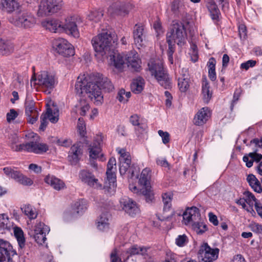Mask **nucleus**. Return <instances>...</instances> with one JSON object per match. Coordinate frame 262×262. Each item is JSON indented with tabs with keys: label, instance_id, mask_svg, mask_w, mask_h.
<instances>
[{
	"label": "nucleus",
	"instance_id": "22",
	"mask_svg": "<svg viewBox=\"0 0 262 262\" xmlns=\"http://www.w3.org/2000/svg\"><path fill=\"white\" fill-rule=\"evenodd\" d=\"M59 112L57 108L52 110L49 108L47 110V113L44 115H42L40 118V125L39 129L43 131L46 128L48 124L47 119H48L52 123H56L59 118Z\"/></svg>",
	"mask_w": 262,
	"mask_h": 262
},
{
	"label": "nucleus",
	"instance_id": "3",
	"mask_svg": "<svg viewBox=\"0 0 262 262\" xmlns=\"http://www.w3.org/2000/svg\"><path fill=\"white\" fill-rule=\"evenodd\" d=\"M113 37L110 30H103L97 36L93 38L92 43L96 53V56H100L102 58L107 57L113 50Z\"/></svg>",
	"mask_w": 262,
	"mask_h": 262
},
{
	"label": "nucleus",
	"instance_id": "58",
	"mask_svg": "<svg viewBox=\"0 0 262 262\" xmlns=\"http://www.w3.org/2000/svg\"><path fill=\"white\" fill-rule=\"evenodd\" d=\"M159 135L162 138L164 144L168 143L170 141V135L167 132H163L162 130L158 131Z\"/></svg>",
	"mask_w": 262,
	"mask_h": 262
},
{
	"label": "nucleus",
	"instance_id": "43",
	"mask_svg": "<svg viewBox=\"0 0 262 262\" xmlns=\"http://www.w3.org/2000/svg\"><path fill=\"white\" fill-rule=\"evenodd\" d=\"M184 6L180 0H174L171 5V10L175 15L184 12Z\"/></svg>",
	"mask_w": 262,
	"mask_h": 262
},
{
	"label": "nucleus",
	"instance_id": "5",
	"mask_svg": "<svg viewBox=\"0 0 262 262\" xmlns=\"http://www.w3.org/2000/svg\"><path fill=\"white\" fill-rule=\"evenodd\" d=\"M38 85L47 94L51 93L56 83V80L53 74L46 71H42L34 74L31 79V83Z\"/></svg>",
	"mask_w": 262,
	"mask_h": 262
},
{
	"label": "nucleus",
	"instance_id": "6",
	"mask_svg": "<svg viewBox=\"0 0 262 262\" xmlns=\"http://www.w3.org/2000/svg\"><path fill=\"white\" fill-rule=\"evenodd\" d=\"M120 155L119 171L121 175L129 173L130 177L138 176V168L132 164V159L130 153L124 148H118L116 149Z\"/></svg>",
	"mask_w": 262,
	"mask_h": 262
},
{
	"label": "nucleus",
	"instance_id": "28",
	"mask_svg": "<svg viewBox=\"0 0 262 262\" xmlns=\"http://www.w3.org/2000/svg\"><path fill=\"white\" fill-rule=\"evenodd\" d=\"M42 26L50 31L56 33L62 31L61 22L55 19H47L42 22Z\"/></svg>",
	"mask_w": 262,
	"mask_h": 262
},
{
	"label": "nucleus",
	"instance_id": "14",
	"mask_svg": "<svg viewBox=\"0 0 262 262\" xmlns=\"http://www.w3.org/2000/svg\"><path fill=\"white\" fill-rule=\"evenodd\" d=\"M53 46L55 50L63 56H71L74 54L72 45L64 38H58L54 39Z\"/></svg>",
	"mask_w": 262,
	"mask_h": 262
},
{
	"label": "nucleus",
	"instance_id": "42",
	"mask_svg": "<svg viewBox=\"0 0 262 262\" xmlns=\"http://www.w3.org/2000/svg\"><path fill=\"white\" fill-rule=\"evenodd\" d=\"M86 202L85 200H80L76 202L73 207L74 213L81 214L86 209Z\"/></svg>",
	"mask_w": 262,
	"mask_h": 262
},
{
	"label": "nucleus",
	"instance_id": "62",
	"mask_svg": "<svg viewBox=\"0 0 262 262\" xmlns=\"http://www.w3.org/2000/svg\"><path fill=\"white\" fill-rule=\"evenodd\" d=\"M17 116V113L14 109H11L10 112L7 114V121L10 123L12 121H13Z\"/></svg>",
	"mask_w": 262,
	"mask_h": 262
},
{
	"label": "nucleus",
	"instance_id": "13",
	"mask_svg": "<svg viewBox=\"0 0 262 262\" xmlns=\"http://www.w3.org/2000/svg\"><path fill=\"white\" fill-rule=\"evenodd\" d=\"M62 6V0H46L42 2L39 6L37 14L42 16L50 13H55L60 10Z\"/></svg>",
	"mask_w": 262,
	"mask_h": 262
},
{
	"label": "nucleus",
	"instance_id": "41",
	"mask_svg": "<svg viewBox=\"0 0 262 262\" xmlns=\"http://www.w3.org/2000/svg\"><path fill=\"white\" fill-rule=\"evenodd\" d=\"M173 197L172 192H168L163 194L162 200L164 204L163 211L167 212L171 207V201Z\"/></svg>",
	"mask_w": 262,
	"mask_h": 262
},
{
	"label": "nucleus",
	"instance_id": "4",
	"mask_svg": "<svg viewBox=\"0 0 262 262\" xmlns=\"http://www.w3.org/2000/svg\"><path fill=\"white\" fill-rule=\"evenodd\" d=\"M148 67L151 75L161 86L165 89H169L171 86V80L162 60L151 59L148 63Z\"/></svg>",
	"mask_w": 262,
	"mask_h": 262
},
{
	"label": "nucleus",
	"instance_id": "1",
	"mask_svg": "<svg viewBox=\"0 0 262 262\" xmlns=\"http://www.w3.org/2000/svg\"><path fill=\"white\" fill-rule=\"evenodd\" d=\"M101 88L107 91H112L114 87L111 81L99 74L96 75L80 74L77 79L75 89L79 96H87L96 105L103 102Z\"/></svg>",
	"mask_w": 262,
	"mask_h": 262
},
{
	"label": "nucleus",
	"instance_id": "15",
	"mask_svg": "<svg viewBox=\"0 0 262 262\" xmlns=\"http://www.w3.org/2000/svg\"><path fill=\"white\" fill-rule=\"evenodd\" d=\"M16 255V251L10 243L0 238V262H8Z\"/></svg>",
	"mask_w": 262,
	"mask_h": 262
},
{
	"label": "nucleus",
	"instance_id": "44",
	"mask_svg": "<svg viewBox=\"0 0 262 262\" xmlns=\"http://www.w3.org/2000/svg\"><path fill=\"white\" fill-rule=\"evenodd\" d=\"M178 86L181 92H186L189 88V78L188 75H183L178 78Z\"/></svg>",
	"mask_w": 262,
	"mask_h": 262
},
{
	"label": "nucleus",
	"instance_id": "27",
	"mask_svg": "<svg viewBox=\"0 0 262 262\" xmlns=\"http://www.w3.org/2000/svg\"><path fill=\"white\" fill-rule=\"evenodd\" d=\"M20 4L16 0H1L0 9L11 13L19 8Z\"/></svg>",
	"mask_w": 262,
	"mask_h": 262
},
{
	"label": "nucleus",
	"instance_id": "36",
	"mask_svg": "<svg viewBox=\"0 0 262 262\" xmlns=\"http://www.w3.org/2000/svg\"><path fill=\"white\" fill-rule=\"evenodd\" d=\"M144 86V79L141 77H139L133 81L130 85V88L133 92L135 94H139L142 92Z\"/></svg>",
	"mask_w": 262,
	"mask_h": 262
},
{
	"label": "nucleus",
	"instance_id": "52",
	"mask_svg": "<svg viewBox=\"0 0 262 262\" xmlns=\"http://www.w3.org/2000/svg\"><path fill=\"white\" fill-rule=\"evenodd\" d=\"M245 196V200L247 201V203H248L251 207H252L253 203H256V202H258L253 195L252 193L250 191H245L244 193Z\"/></svg>",
	"mask_w": 262,
	"mask_h": 262
},
{
	"label": "nucleus",
	"instance_id": "51",
	"mask_svg": "<svg viewBox=\"0 0 262 262\" xmlns=\"http://www.w3.org/2000/svg\"><path fill=\"white\" fill-rule=\"evenodd\" d=\"M77 129L80 135L84 137L86 134V126L83 118H79L77 123Z\"/></svg>",
	"mask_w": 262,
	"mask_h": 262
},
{
	"label": "nucleus",
	"instance_id": "30",
	"mask_svg": "<svg viewBox=\"0 0 262 262\" xmlns=\"http://www.w3.org/2000/svg\"><path fill=\"white\" fill-rule=\"evenodd\" d=\"M147 252V249L144 247L134 245L122 253V257L128 258L129 256L134 255H144Z\"/></svg>",
	"mask_w": 262,
	"mask_h": 262
},
{
	"label": "nucleus",
	"instance_id": "46",
	"mask_svg": "<svg viewBox=\"0 0 262 262\" xmlns=\"http://www.w3.org/2000/svg\"><path fill=\"white\" fill-rule=\"evenodd\" d=\"M103 15V12L101 10H92L88 15V18L94 22L100 21Z\"/></svg>",
	"mask_w": 262,
	"mask_h": 262
},
{
	"label": "nucleus",
	"instance_id": "48",
	"mask_svg": "<svg viewBox=\"0 0 262 262\" xmlns=\"http://www.w3.org/2000/svg\"><path fill=\"white\" fill-rule=\"evenodd\" d=\"M107 181L106 185L108 183L110 188H114L116 186V177L115 171H106Z\"/></svg>",
	"mask_w": 262,
	"mask_h": 262
},
{
	"label": "nucleus",
	"instance_id": "35",
	"mask_svg": "<svg viewBox=\"0 0 262 262\" xmlns=\"http://www.w3.org/2000/svg\"><path fill=\"white\" fill-rule=\"evenodd\" d=\"M14 46L9 41L0 39V54L6 55L13 51Z\"/></svg>",
	"mask_w": 262,
	"mask_h": 262
},
{
	"label": "nucleus",
	"instance_id": "47",
	"mask_svg": "<svg viewBox=\"0 0 262 262\" xmlns=\"http://www.w3.org/2000/svg\"><path fill=\"white\" fill-rule=\"evenodd\" d=\"M14 234L19 246L23 247L25 245V243L23 230L19 227H15L14 228Z\"/></svg>",
	"mask_w": 262,
	"mask_h": 262
},
{
	"label": "nucleus",
	"instance_id": "59",
	"mask_svg": "<svg viewBox=\"0 0 262 262\" xmlns=\"http://www.w3.org/2000/svg\"><path fill=\"white\" fill-rule=\"evenodd\" d=\"M256 61L253 60H249L247 61L242 63L241 64V69L248 70L250 68L254 67L256 64Z\"/></svg>",
	"mask_w": 262,
	"mask_h": 262
},
{
	"label": "nucleus",
	"instance_id": "64",
	"mask_svg": "<svg viewBox=\"0 0 262 262\" xmlns=\"http://www.w3.org/2000/svg\"><path fill=\"white\" fill-rule=\"evenodd\" d=\"M251 144H253L255 147L254 149H257L258 150V148H262V138L260 139L255 138L252 140L250 141Z\"/></svg>",
	"mask_w": 262,
	"mask_h": 262
},
{
	"label": "nucleus",
	"instance_id": "40",
	"mask_svg": "<svg viewBox=\"0 0 262 262\" xmlns=\"http://www.w3.org/2000/svg\"><path fill=\"white\" fill-rule=\"evenodd\" d=\"M207 8L210 12L211 18L213 20H217L220 14V10L217 5L213 1H211L207 4Z\"/></svg>",
	"mask_w": 262,
	"mask_h": 262
},
{
	"label": "nucleus",
	"instance_id": "33",
	"mask_svg": "<svg viewBox=\"0 0 262 262\" xmlns=\"http://www.w3.org/2000/svg\"><path fill=\"white\" fill-rule=\"evenodd\" d=\"M49 233L50 231V228L46 225L44 223L39 222L34 226V229L30 230L28 234L30 236H34V235H38L41 233V232Z\"/></svg>",
	"mask_w": 262,
	"mask_h": 262
},
{
	"label": "nucleus",
	"instance_id": "34",
	"mask_svg": "<svg viewBox=\"0 0 262 262\" xmlns=\"http://www.w3.org/2000/svg\"><path fill=\"white\" fill-rule=\"evenodd\" d=\"M108 214L103 213L100 215L97 221V228L99 230L106 231L109 228Z\"/></svg>",
	"mask_w": 262,
	"mask_h": 262
},
{
	"label": "nucleus",
	"instance_id": "21",
	"mask_svg": "<svg viewBox=\"0 0 262 262\" xmlns=\"http://www.w3.org/2000/svg\"><path fill=\"white\" fill-rule=\"evenodd\" d=\"M81 181L90 187L96 189H101L102 185L99 183L98 180L95 178L94 174L87 170H81L79 175Z\"/></svg>",
	"mask_w": 262,
	"mask_h": 262
},
{
	"label": "nucleus",
	"instance_id": "61",
	"mask_svg": "<svg viewBox=\"0 0 262 262\" xmlns=\"http://www.w3.org/2000/svg\"><path fill=\"white\" fill-rule=\"evenodd\" d=\"M80 103L81 104L80 105L79 113L81 116H84L86 112L89 110L90 106L89 104L84 101H81Z\"/></svg>",
	"mask_w": 262,
	"mask_h": 262
},
{
	"label": "nucleus",
	"instance_id": "55",
	"mask_svg": "<svg viewBox=\"0 0 262 262\" xmlns=\"http://www.w3.org/2000/svg\"><path fill=\"white\" fill-rule=\"evenodd\" d=\"M48 233H44V231H43L41 233L38 234V235H34L32 237L35 239L37 243L42 245L45 243L46 241V234Z\"/></svg>",
	"mask_w": 262,
	"mask_h": 262
},
{
	"label": "nucleus",
	"instance_id": "45",
	"mask_svg": "<svg viewBox=\"0 0 262 262\" xmlns=\"http://www.w3.org/2000/svg\"><path fill=\"white\" fill-rule=\"evenodd\" d=\"M28 81V77L25 75L17 74L14 81L15 87L17 89H23L25 83Z\"/></svg>",
	"mask_w": 262,
	"mask_h": 262
},
{
	"label": "nucleus",
	"instance_id": "57",
	"mask_svg": "<svg viewBox=\"0 0 262 262\" xmlns=\"http://www.w3.org/2000/svg\"><path fill=\"white\" fill-rule=\"evenodd\" d=\"M116 160L114 157H111L107 163L106 171H116Z\"/></svg>",
	"mask_w": 262,
	"mask_h": 262
},
{
	"label": "nucleus",
	"instance_id": "18",
	"mask_svg": "<svg viewBox=\"0 0 262 262\" xmlns=\"http://www.w3.org/2000/svg\"><path fill=\"white\" fill-rule=\"evenodd\" d=\"M3 171L7 177L15 180L23 185L30 186L33 184V181L30 178L24 176L19 171L15 170L11 167H5L3 168Z\"/></svg>",
	"mask_w": 262,
	"mask_h": 262
},
{
	"label": "nucleus",
	"instance_id": "31",
	"mask_svg": "<svg viewBox=\"0 0 262 262\" xmlns=\"http://www.w3.org/2000/svg\"><path fill=\"white\" fill-rule=\"evenodd\" d=\"M247 181L254 191L257 193H260L262 192L261 186L259 181L254 175L252 174L248 175L247 177Z\"/></svg>",
	"mask_w": 262,
	"mask_h": 262
},
{
	"label": "nucleus",
	"instance_id": "8",
	"mask_svg": "<svg viewBox=\"0 0 262 262\" xmlns=\"http://www.w3.org/2000/svg\"><path fill=\"white\" fill-rule=\"evenodd\" d=\"M48 149V146L46 144L39 143L36 141H30L12 146V150L15 151H27L37 154H43L46 152Z\"/></svg>",
	"mask_w": 262,
	"mask_h": 262
},
{
	"label": "nucleus",
	"instance_id": "53",
	"mask_svg": "<svg viewBox=\"0 0 262 262\" xmlns=\"http://www.w3.org/2000/svg\"><path fill=\"white\" fill-rule=\"evenodd\" d=\"M188 241V238L186 235H179L176 238L175 243L178 246L182 247L186 244Z\"/></svg>",
	"mask_w": 262,
	"mask_h": 262
},
{
	"label": "nucleus",
	"instance_id": "20",
	"mask_svg": "<svg viewBox=\"0 0 262 262\" xmlns=\"http://www.w3.org/2000/svg\"><path fill=\"white\" fill-rule=\"evenodd\" d=\"M102 141L101 135H97L94 142L89 148L90 157L92 159H98L101 161L105 159L103 158V154H101V143Z\"/></svg>",
	"mask_w": 262,
	"mask_h": 262
},
{
	"label": "nucleus",
	"instance_id": "12",
	"mask_svg": "<svg viewBox=\"0 0 262 262\" xmlns=\"http://www.w3.org/2000/svg\"><path fill=\"white\" fill-rule=\"evenodd\" d=\"M170 36L169 39L177 43L179 46H182L184 44L187 34L184 25L182 23L174 24L171 28L170 32L167 34V36Z\"/></svg>",
	"mask_w": 262,
	"mask_h": 262
},
{
	"label": "nucleus",
	"instance_id": "63",
	"mask_svg": "<svg viewBox=\"0 0 262 262\" xmlns=\"http://www.w3.org/2000/svg\"><path fill=\"white\" fill-rule=\"evenodd\" d=\"M72 141L68 139H61L57 141V143L60 146L69 147L72 144Z\"/></svg>",
	"mask_w": 262,
	"mask_h": 262
},
{
	"label": "nucleus",
	"instance_id": "56",
	"mask_svg": "<svg viewBox=\"0 0 262 262\" xmlns=\"http://www.w3.org/2000/svg\"><path fill=\"white\" fill-rule=\"evenodd\" d=\"M236 203L242 206V208L245 210H246L248 212H254L253 208L250 206L248 207L246 205L247 201L244 198H241L239 200L236 201Z\"/></svg>",
	"mask_w": 262,
	"mask_h": 262
},
{
	"label": "nucleus",
	"instance_id": "26",
	"mask_svg": "<svg viewBox=\"0 0 262 262\" xmlns=\"http://www.w3.org/2000/svg\"><path fill=\"white\" fill-rule=\"evenodd\" d=\"M45 182L53 189L59 191L66 188L64 182L54 176L48 175L45 178Z\"/></svg>",
	"mask_w": 262,
	"mask_h": 262
},
{
	"label": "nucleus",
	"instance_id": "10",
	"mask_svg": "<svg viewBox=\"0 0 262 262\" xmlns=\"http://www.w3.org/2000/svg\"><path fill=\"white\" fill-rule=\"evenodd\" d=\"M150 172L149 169L147 168L144 169L141 173L139 180V183L142 187V193L145 196L147 202H151L154 199V194L149 185Z\"/></svg>",
	"mask_w": 262,
	"mask_h": 262
},
{
	"label": "nucleus",
	"instance_id": "50",
	"mask_svg": "<svg viewBox=\"0 0 262 262\" xmlns=\"http://www.w3.org/2000/svg\"><path fill=\"white\" fill-rule=\"evenodd\" d=\"M193 229L198 234H202L207 230L206 225L200 221L196 222L192 226Z\"/></svg>",
	"mask_w": 262,
	"mask_h": 262
},
{
	"label": "nucleus",
	"instance_id": "24",
	"mask_svg": "<svg viewBox=\"0 0 262 262\" xmlns=\"http://www.w3.org/2000/svg\"><path fill=\"white\" fill-rule=\"evenodd\" d=\"M211 111L208 107L201 108L194 117V124L198 126L204 124L211 117Z\"/></svg>",
	"mask_w": 262,
	"mask_h": 262
},
{
	"label": "nucleus",
	"instance_id": "37",
	"mask_svg": "<svg viewBox=\"0 0 262 262\" xmlns=\"http://www.w3.org/2000/svg\"><path fill=\"white\" fill-rule=\"evenodd\" d=\"M21 210L30 220L35 219L37 216L35 208L29 204L23 206L21 207Z\"/></svg>",
	"mask_w": 262,
	"mask_h": 262
},
{
	"label": "nucleus",
	"instance_id": "25",
	"mask_svg": "<svg viewBox=\"0 0 262 262\" xmlns=\"http://www.w3.org/2000/svg\"><path fill=\"white\" fill-rule=\"evenodd\" d=\"M133 36L135 44L138 48H140L143 45L145 38L144 35V28L142 26L136 25L134 28Z\"/></svg>",
	"mask_w": 262,
	"mask_h": 262
},
{
	"label": "nucleus",
	"instance_id": "9",
	"mask_svg": "<svg viewBox=\"0 0 262 262\" xmlns=\"http://www.w3.org/2000/svg\"><path fill=\"white\" fill-rule=\"evenodd\" d=\"M82 23V19L80 16H73L68 17L65 19L63 24H62V31L67 34L75 38L79 36V32L78 26Z\"/></svg>",
	"mask_w": 262,
	"mask_h": 262
},
{
	"label": "nucleus",
	"instance_id": "39",
	"mask_svg": "<svg viewBox=\"0 0 262 262\" xmlns=\"http://www.w3.org/2000/svg\"><path fill=\"white\" fill-rule=\"evenodd\" d=\"M215 64L216 60L213 57L210 58L207 63L208 68V76L209 78L212 81H214L216 78L215 73Z\"/></svg>",
	"mask_w": 262,
	"mask_h": 262
},
{
	"label": "nucleus",
	"instance_id": "54",
	"mask_svg": "<svg viewBox=\"0 0 262 262\" xmlns=\"http://www.w3.org/2000/svg\"><path fill=\"white\" fill-rule=\"evenodd\" d=\"M189 54L191 56V59L193 62H195L198 60V49L197 46L195 44L191 45Z\"/></svg>",
	"mask_w": 262,
	"mask_h": 262
},
{
	"label": "nucleus",
	"instance_id": "29",
	"mask_svg": "<svg viewBox=\"0 0 262 262\" xmlns=\"http://www.w3.org/2000/svg\"><path fill=\"white\" fill-rule=\"evenodd\" d=\"M257 151L258 150L257 149H254L253 152L245 155L243 157V160L246 163L247 167L250 168L252 166L254 161L259 162L262 159V155L257 154Z\"/></svg>",
	"mask_w": 262,
	"mask_h": 262
},
{
	"label": "nucleus",
	"instance_id": "16",
	"mask_svg": "<svg viewBox=\"0 0 262 262\" xmlns=\"http://www.w3.org/2000/svg\"><path fill=\"white\" fill-rule=\"evenodd\" d=\"M120 204L122 210L132 217L138 215L140 212L136 202L128 197L124 196L121 198Z\"/></svg>",
	"mask_w": 262,
	"mask_h": 262
},
{
	"label": "nucleus",
	"instance_id": "2",
	"mask_svg": "<svg viewBox=\"0 0 262 262\" xmlns=\"http://www.w3.org/2000/svg\"><path fill=\"white\" fill-rule=\"evenodd\" d=\"M108 55L110 64L118 70H123L126 66L135 71H138L140 68L141 61L137 54L132 53L123 55L113 50Z\"/></svg>",
	"mask_w": 262,
	"mask_h": 262
},
{
	"label": "nucleus",
	"instance_id": "32",
	"mask_svg": "<svg viewBox=\"0 0 262 262\" xmlns=\"http://www.w3.org/2000/svg\"><path fill=\"white\" fill-rule=\"evenodd\" d=\"M202 93L205 103H208L212 97V93L210 91L209 82L206 78L203 79L202 84Z\"/></svg>",
	"mask_w": 262,
	"mask_h": 262
},
{
	"label": "nucleus",
	"instance_id": "7",
	"mask_svg": "<svg viewBox=\"0 0 262 262\" xmlns=\"http://www.w3.org/2000/svg\"><path fill=\"white\" fill-rule=\"evenodd\" d=\"M9 20L13 25L21 29L31 28L36 23V19L34 15L27 11L16 13L10 18Z\"/></svg>",
	"mask_w": 262,
	"mask_h": 262
},
{
	"label": "nucleus",
	"instance_id": "49",
	"mask_svg": "<svg viewBox=\"0 0 262 262\" xmlns=\"http://www.w3.org/2000/svg\"><path fill=\"white\" fill-rule=\"evenodd\" d=\"M25 112L26 116L32 115L34 113H38L35 108V102L31 100H27L25 102Z\"/></svg>",
	"mask_w": 262,
	"mask_h": 262
},
{
	"label": "nucleus",
	"instance_id": "17",
	"mask_svg": "<svg viewBox=\"0 0 262 262\" xmlns=\"http://www.w3.org/2000/svg\"><path fill=\"white\" fill-rule=\"evenodd\" d=\"M132 8L133 5L130 3L124 4L120 1H116L109 7L108 12L112 15L125 16Z\"/></svg>",
	"mask_w": 262,
	"mask_h": 262
},
{
	"label": "nucleus",
	"instance_id": "11",
	"mask_svg": "<svg viewBox=\"0 0 262 262\" xmlns=\"http://www.w3.org/2000/svg\"><path fill=\"white\" fill-rule=\"evenodd\" d=\"M219 249L211 248L207 243H204L201 246L198 253L199 262H212L218 257Z\"/></svg>",
	"mask_w": 262,
	"mask_h": 262
},
{
	"label": "nucleus",
	"instance_id": "60",
	"mask_svg": "<svg viewBox=\"0 0 262 262\" xmlns=\"http://www.w3.org/2000/svg\"><path fill=\"white\" fill-rule=\"evenodd\" d=\"M19 142L18 137L16 134H11L9 137V143L10 146L12 149L13 146H16V143Z\"/></svg>",
	"mask_w": 262,
	"mask_h": 262
},
{
	"label": "nucleus",
	"instance_id": "38",
	"mask_svg": "<svg viewBox=\"0 0 262 262\" xmlns=\"http://www.w3.org/2000/svg\"><path fill=\"white\" fill-rule=\"evenodd\" d=\"M11 226L8 215L6 213L0 214V231L9 230Z\"/></svg>",
	"mask_w": 262,
	"mask_h": 262
},
{
	"label": "nucleus",
	"instance_id": "19",
	"mask_svg": "<svg viewBox=\"0 0 262 262\" xmlns=\"http://www.w3.org/2000/svg\"><path fill=\"white\" fill-rule=\"evenodd\" d=\"M183 219L185 225L192 226L196 222L201 220L199 209L195 207L187 208L183 214Z\"/></svg>",
	"mask_w": 262,
	"mask_h": 262
},
{
	"label": "nucleus",
	"instance_id": "23",
	"mask_svg": "<svg viewBox=\"0 0 262 262\" xmlns=\"http://www.w3.org/2000/svg\"><path fill=\"white\" fill-rule=\"evenodd\" d=\"M82 143L78 142L74 144L70 149L68 160L72 164H76L82 154Z\"/></svg>",
	"mask_w": 262,
	"mask_h": 262
}]
</instances>
